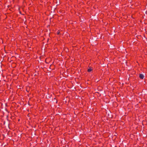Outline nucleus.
Returning <instances> with one entry per match:
<instances>
[{
	"instance_id": "obj_2",
	"label": "nucleus",
	"mask_w": 147,
	"mask_h": 147,
	"mask_svg": "<svg viewBox=\"0 0 147 147\" xmlns=\"http://www.w3.org/2000/svg\"><path fill=\"white\" fill-rule=\"evenodd\" d=\"M92 69L91 68L88 69V71L89 72H90L92 71Z\"/></svg>"
},
{
	"instance_id": "obj_1",
	"label": "nucleus",
	"mask_w": 147,
	"mask_h": 147,
	"mask_svg": "<svg viewBox=\"0 0 147 147\" xmlns=\"http://www.w3.org/2000/svg\"><path fill=\"white\" fill-rule=\"evenodd\" d=\"M139 77L141 79H143L144 77V76L142 74H140L139 75Z\"/></svg>"
}]
</instances>
